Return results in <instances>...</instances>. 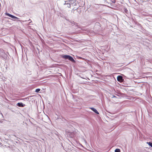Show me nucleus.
I'll list each match as a JSON object with an SVG mask.
<instances>
[{"label":"nucleus","instance_id":"1","mask_svg":"<svg viewBox=\"0 0 152 152\" xmlns=\"http://www.w3.org/2000/svg\"><path fill=\"white\" fill-rule=\"evenodd\" d=\"M64 4V5H67V7L69 8L70 7L71 4L73 6L76 5V0H75V1L73 0L65 1V3Z\"/></svg>","mask_w":152,"mask_h":152},{"label":"nucleus","instance_id":"2","mask_svg":"<svg viewBox=\"0 0 152 152\" xmlns=\"http://www.w3.org/2000/svg\"><path fill=\"white\" fill-rule=\"evenodd\" d=\"M61 57L63 58L68 59L72 63H75L76 62V61L73 57L69 55H63Z\"/></svg>","mask_w":152,"mask_h":152},{"label":"nucleus","instance_id":"3","mask_svg":"<svg viewBox=\"0 0 152 152\" xmlns=\"http://www.w3.org/2000/svg\"><path fill=\"white\" fill-rule=\"evenodd\" d=\"M101 25L99 22H97L95 23L94 28L96 29V30L99 31L101 30Z\"/></svg>","mask_w":152,"mask_h":152},{"label":"nucleus","instance_id":"4","mask_svg":"<svg viewBox=\"0 0 152 152\" xmlns=\"http://www.w3.org/2000/svg\"><path fill=\"white\" fill-rule=\"evenodd\" d=\"M5 14L6 15L8 16L9 17L11 18L12 19H14V20H18V19H19V18H18L16 16H15L11 14H10L9 13H8L7 12L5 13Z\"/></svg>","mask_w":152,"mask_h":152},{"label":"nucleus","instance_id":"5","mask_svg":"<svg viewBox=\"0 0 152 152\" xmlns=\"http://www.w3.org/2000/svg\"><path fill=\"white\" fill-rule=\"evenodd\" d=\"M117 80L120 82H122L124 81L123 77L121 75H118L117 76Z\"/></svg>","mask_w":152,"mask_h":152},{"label":"nucleus","instance_id":"6","mask_svg":"<svg viewBox=\"0 0 152 152\" xmlns=\"http://www.w3.org/2000/svg\"><path fill=\"white\" fill-rule=\"evenodd\" d=\"M16 105L19 107H23L25 106V104L22 102H18L17 104Z\"/></svg>","mask_w":152,"mask_h":152},{"label":"nucleus","instance_id":"7","mask_svg":"<svg viewBox=\"0 0 152 152\" xmlns=\"http://www.w3.org/2000/svg\"><path fill=\"white\" fill-rule=\"evenodd\" d=\"M91 110L93 111L96 114H99V113L97 111V110L95 108L93 107H91L90 108Z\"/></svg>","mask_w":152,"mask_h":152},{"label":"nucleus","instance_id":"8","mask_svg":"<svg viewBox=\"0 0 152 152\" xmlns=\"http://www.w3.org/2000/svg\"><path fill=\"white\" fill-rule=\"evenodd\" d=\"M65 19L67 21H69V22L70 23H71V25H72L73 24V23H74V22L73 21H71V20H69V19H67L66 18V17H65Z\"/></svg>","mask_w":152,"mask_h":152},{"label":"nucleus","instance_id":"9","mask_svg":"<svg viewBox=\"0 0 152 152\" xmlns=\"http://www.w3.org/2000/svg\"><path fill=\"white\" fill-rule=\"evenodd\" d=\"M70 134H71V135H70V137H74L75 136V134L74 132H71L70 133Z\"/></svg>","mask_w":152,"mask_h":152},{"label":"nucleus","instance_id":"10","mask_svg":"<svg viewBox=\"0 0 152 152\" xmlns=\"http://www.w3.org/2000/svg\"><path fill=\"white\" fill-rule=\"evenodd\" d=\"M3 118L4 117L2 113L0 112V120H2Z\"/></svg>","mask_w":152,"mask_h":152},{"label":"nucleus","instance_id":"11","mask_svg":"<svg viewBox=\"0 0 152 152\" xmlns=\"http://www.w3.org/2000/svg\"><path fill=\"white\" fill-rule=\"evenodd\" d=\"M115 152H120L121 151L120 149L117 148L116 149H115Z\"/></svg>","mask_w":152,"mask_h":152},{"label":"nucleus","instance_id":"12","mask_svg":"<svg viewBox=\"0 0 152 152\" xmlns=\"http://www.w3.org/2000/svg\"><path fill=\"white\" fill-rule=\"evenodd\" d=\"M40 88H37L35 90V92L38 93L40 91Z\"/></svg>","mask_w":152,"mask_h":152},{"label":"nucleus","instance_id":"13","mask_svg":"<svg viewBox=\"0 0 152 152\" xmlns=\"http://www.w3.org/2000/svg\"><path fill=\"white\" fill-rule=\"evenodd\" d=\"M147 143L148 144V145L150 146L152 148V143L149 142H148Z\"/></svg>","mask_w":152,"mask_h":152},{"label":"nucleus","instance_id":"14","mask_svg":"<svg viewBox=\"0 0 152 152\" xmlns=\"http://www.w3.org/2000/svg\"><path fill=\"white\" fill-rule=\"evenodd\" d=\"M124 10L125 12L126 13L128 11V10H127V9H126V8H125Z\"/></svg>","mask_w":152,"mask_h":152},{"label":"nucleus","instance_id":"15","mask_svg":"<svg viewBox=\"0 0 152 152\" xmlns=\"http://www.w3.org/2000/svg\"><path fill=\"white\" fill-rule=\"evenodd\" d=\"M78 58L79 59H83L84 58L81 57H78Z\"/></svg>","mask_w":152,"mask_h":152},{"label":"nucleus","instance_id":"16","mask_svg":"<svg viewBox=\"0 0 152 152\" xmlns=\"http://www.w3.org/2000/svg\"><path fill=\"white\" fill-rule=\"evenodd\" d=\"M112 98H117V97H116V96H115V95H113V96L112 97Z\"/></svg>","mask_w":152,"mask_h":152},{"label":"nucleus","instance_id":"17","mask_svg":"<svg viewBox=\"0 0 152 152\" xmlns=\"http://www.w3.org/2000/svg\"><path fill=\"white\" fill-rule=\"evenodd\" d=\"M115 2V1H114H114H113V3H114Z\"/></svg>","mask_w":152,"mask_h":152},{"label":"nucleus","instance_id":"18","mask_svg":"<svg viewBox=\"0 0 152 152\" xmlns=\"http://www.w3.org/2000/svg\"><path fill=\"white\" fill-rule=\"evenodd\" d=\"M115 2V1H114H114H113V3H114Z\"/></svg>","mask_w":152,"mask_h":152},{"label":"nucleus","instance_id":"19","mask_svg":"<svg viewBox=\"0 0 152 152\" xmlns=\"http://www.w3.org/2000/svg\"><path fill=\"white\" fill-rule=\"evenodd\" d=\"M116 95H117V96H118V95H117V94H116Z\"/></svg>","mask_w":152,"mask_h":152}]
</instances>
